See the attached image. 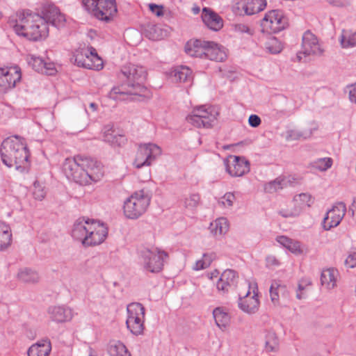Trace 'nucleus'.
Instances as JSON below:
<instances>
[{
	"mask_svg": "<svg viewBox=\"0 0 356 356\" xmlns=\"http://www.w3.org/2000/svg\"><path fill=\"white\" fill-rule=\"evenodd\" d=\"M103 138L105 142L113 145H120L124 140V137L115 134V131L110 126H106L104 128Z\"/></svg>",
	"mask_w": 356,
	"mask_h": 356,
	"instance_id": "2f4dec72",
	"label": "nucleus"
},
{
	"mask_svg": "<svg viewBox=\"0 0 356 356\" xmlns=\"http://www.w3.org/2000/svg\"><path fill=\"white\" fill-rule=\"evenodd\" d=\"M261 122L260 118L257 115H250L248 118V123L250 127L256 128L258 127Z\"/></svg>",
	"mask_w": 356,
	"mask_h": 356,
	"instance_id": "603ef678",
	"label": "nucleus"
},
{
	"mask_svg": "<svg viewBox=\"0 0 356 356\" xmlns=\"http://www.w3.org/2000/svg\"><path fill=\"white\" fill-rule=\"evenodd\" d=\"M270 296L273 303L275 305H279L280 297L287 298L289 297V291L286 286L280 284L277 281H273L270 288Z\"/></svg>",
	"mask_w": 356,
	"mask_h": 356,
	"instance_id": "bb28decb",
	"label": "nucleus"
},
{
	"mask_svg": "<svg viewBox=\"0 0 356 356\" xmlns=\"http://www.w3.org/2000/svg\"><path fill=\"white\" fill-rule=\"evenodd\" d=\"M43 181L35 180L33 186V195L37 200L42 201L46 196V190Z\"/></svg>",
	"mask_w": 356,
	"mask_h": 356,
	"instance_id": "a19ab883",
	"label": "nucleus"
},
{
	"mask_svg": "<svg viewBox=\"0 0 356 356\" xmlns=\"http://www.w3.org/2000/svg\"><path fill=\"white\" fill-rule=\"evenodd\" d=\"M168 254L157 248H142L138 250V263L147 273H158L164 266Z\"/></svg>",
	"mask_w": 356,
	"mask_h": 356,
	"instance_id": "0eeeda50",
	"label": "nucleus"
},
{
	"mask_svg": "<svg viewBox=\"0 0 356 356\" xmlns=\"http://www.w3.org/2000/svg\"><path fill=\"white\" fill-rule=\"evenodd\" d=\"M127 313V329L136 336L142 334L145 329V308L143 305L138 302L128 305Z\"/></svg>",
	"mask_w": 356,
	"mask_h": 356,
	"instance_id": "9d476101",
	"label": "nucleus"
},
{
	"mask_svg": "<svg viewBox=\"0 0 356 356\" xmlns=\"http://www.w3.org/2000/svg\"><path fill=\"white\" fill-rule=\"evenodd\" d=\"M346 264L349 268L356 267V252L350 254L346 259Z\"/></svg>",
	"mask_w": 356,
	"mask_h": 356,
	"instance_id": "5fc2aeb1",
	"label": "nucleus"
},
{
	"mask_svg": "<svg viewBox=\"0 0 356 356\" xmlns=\"http://www.w3.org/2000/svg\"><path fill=\"white\" fill-rule=\"evenodd\" d=\"M232 10L237 16L250 15L246 0H234Z\"/></svg>",
	"mask_w": 356,
	"mask_h": 356,
	"instance_id": "4c0bfd02",
	"label": "nucleus"
},
{
	"mask_svg": "<svg viewBox=\"0 0 356 356\" xmlns=\"http://www.w3.org/2000/svg\"><path fill=\"white\" fill-rule=\"evenodd\" d=\"M250 15L257 14L266 7V0H246Z\"/></svg>",
	"mask_w": 356,
	"mask_h": 356,
	"instance_id": "58836bf2",
	"label": "nucleus"
},
{
	"mask_svg": "<svg viewBox=\"0 0 356 356\" xmlns=\"http://www.w3.org/2000/svg\"><path fill=\"white\" fill-rule=\"evenodd\" d=\"M339 273L334 268L323 270L321 275V282L325 289L330 290L337 286Z\"/></svg>",
	"mask_w": 356,
	"mask_h": 356,
	"instance_id": "393cba45",
	"label": "nucleus"
},
{
	"mask_svg": "<svg viewBox=\"0 0 356 356\" xmlns=\"http://www.w3.org/2000/svg\"><path fill=\"white\" fill-rule=\"evenodd\" d=\"M209 230L213 236H220L222 231V219L218 218L211 222Z\"/></svg>",
	"mask_w": 356,
	"mask_h": 356,
	"instance_id": "09e8293b",
	"label": "nucleus"
},
{
	"mask_svg": "<svg viewBox=\"0 0 356 356\" xmlns=\"http://www.w3.org/2000/svg\"><path fill=\"white\" fill-rule=\"evenodd\" d=\"M227 31L230 32H236L238 33H246L248 35H253V30H252L248 25L245 24H231L227 27Z\"/></svg>",
	"mask_w": 356,
	"mask_h": 356,
	"instance_id": "c03bdc74",
	"label": "nucleus"
},
{
	"mask_svg": "<svg viewBox=\"0 0 356 356\" xmlns=\"http://www.w3.org/2000/svg\"><path fill=\"white\" fill-rule=\"evenodd\" d=\"M340 42L343 48L356 46V31L350 33L348 30H343L340 36Z\"/></svg>",
	"mask_w": 356,
	"mask_h": 356,
	"instance_id": "c9c22d12",
	"label": "nucleus"
},
{
	"mask_svg": "<svg viewBox=\"0 0 356 356\" xmlns=\"http://www.w3.org/2000/svg\"><path fill=\"white\" fill-rule=\"evenodd\" d=\"M265 49L272 54L280 53L282 49L281 42L275 37L269 38L265 43Z\"/></svg>",
	"mask_w": 356,
	"mask_h": 356,
	"instance_id": "ea45409f",
	"label": "nucleus"
},
{
	"mask_svg": "<svg viewBox=\"0 0 356 356\" xmlns=\"http://www.w3.org/2000/svg\"><path fill=\"white\" fill-rule=\"evenodd\" d=\"M3 163L8 167L15 166L17 170L24 172L29 168V151L22 140L17 136L4 140L0 148Z\"/></svg>",
	"mask_w": 356,
	"mask_h": 356,
	"instance_id": "20e7f679",
	"label": "nucleus"
},
{
	"mask_svg": "<svg viewBox=\"0 0 356 356\" xmlns=\"http://www.w3.org/2000/svg\"><path fill=\"white\" fill-rule=\"evenodd\" d=\"M85 10L96 19L111 22L118 12L115 0H81Z\"/></svg>",
	"mask_w": 356,
	"mask_h": 356,
	"instance_id": "6e6552de",
	"label": "nucleus"
},
{
	"mask_svg": "<svg viewBox=\"0 0 356 356\" xmlns=\"http://www.w3.org/2000/svg\"><path fill=\"white\" fill-rule=\"evenodd\" d=\"M50 318L57 323H65L72 320V309L65 306H51L48 309Z\"/></svg>",
	"mask_w": 356,
	"mask_h": 356,
	"instance_id": "412c9836",
	"label": "nucleus"
},
{
	"mask_svg": "<svg viewBox=\"0 0 356 356\" xmlns=\"http://www.w3.org/2000/svg\"><path fill=\"white\" fill-rule=\"evenodd\" d=\"M108 235V228L102 222L89 218L77 219L72 229V236L85 247L102 243Z\"/></svg>",
	"mask_w": 356,
	"mask_h": 356,
	"instance_id": "7ed1b4c3",
	"label": "nucleus"
},
{
	"mask_svg": "<svg viewBox=\"0 0 356 356\" xmlns=\"http://www.w3.org/2000/svg\"><path fill=\"white\" fill-rule=\"evenodd\" d=\"M296 297H297L298 299H301V298H302L303 296H302V293L298 291L297 294H296Z\"/></svg>",
	"mask_w": 356,
	"mask_h": 356,
	"instance_id": "774afa93",
	"label": "nucleus"
},
{
	"mask_svg": "<svg viewBox=\"0 0 356 356\" xmlns=\"http://www.w3.org/2000/svg\"><path fill=\"white\" fill-rule=\"evenodd\" d=\"M204 24L211 30L218 31L222 27L221 17L210 8H204L202 13Z\"/></svg>",
	"mask_w": 356,
	"mask_h": 356,
	"instance_id": "4be33fe9",
	"label": "nucleus"
},
{
	"mask_svg": "<svg viewBox=\"0 0 356 356\" xmlns=\"http://www.w3.org/2000/svg\"><path fill=\"white\" fill-rule=\"evenodd\" d=\"M211 256L208 254H204L202 258L195 262L193 268L195 270H200L207 268L211 265Z\"/></svg>",
	"mask_w": 356,
	"mask_h": 356,
	"instance_id": "de8ad7c7",
	"label": "nucleus"
},
{
	"mask_svg": "<svg viewBox=\"0 0 356 356\" xmlns=\"http://www.w3.org/2000/svg\"><path fill=\"white\" fill-rule=\"evenodd\" d=\"M220 115V110L214 106L202 105L195 107L186 118L187 122L197 128L211 127Z\"/></svg>",
	"mask_w": 356,
	"mask_h": 356,
	"instance_id": "1a4fd4ad",
	"label": "nucleus"
},
{
	"mask_svg": "<svg viewBox=\"0 0 356 356\" xmlns=\"http://www.w3.org/2000/svg\"><path fill=\"white\" fill-rule=\"evenodd\" d=\"M231 318L232 315L224 310V327L230 324Z\"/></svg>",
	"mask_w": 356,
	"mask_h": 356,
	"instance_id": "bf43d9fd",
	"label": "nucleus"
},
{
	"mask_svg": "<svg viewBox=\"0 0 356 356\" xmlns=\"http://www.w3.org/2000/svg\"><path fill=\"white\" fill-rule=\"evenodd\" d=\"M225 165L227 172L232 177H241L250 171L249 161L237 156H229Z\"/></svg>",
	"mask_w": 356,
	"mask_h": 356,
	"instance_id": "aec40b11",
	"label": "nucleus"
},
{
	"mask_svg": "<svg viewBox=\"0 0 356 356\" xmlns=\"http://www.w3.org/2000/svg\"><path fill=\"white\" fill-rule=\"evenodd\" d=\"M15 33L29 40H44L49 35L47 22L38 13L29 11L19 13L15 19L10 21Z\"/></svg>",
	"mask_w": 356,
	"mask_h": 356,
	"instance_id": "f03ea898",
	"label": "nucleus"
},
{
	"mask_svg": "<svg viewBox=\"0 0 356 356\" xmlns=\"http://www.w3.org/2000/svg\"><path fill=\"white\" fill-rule=\"evenodd\" d=\"M222 280V274L218 278V282L217 284V289L220 291L222 290V284H220V282Z\"/></svg>",
	"mask_w": 356,
	"mask_h": 356,
	"instance_id": "e2e57ef3",
	"label": "nucleus"
},
{
	"mask_svg": "<svg viewBox=\"0 0 356 356\" xmlns=\"http://www.w3.org/2000/svg\"><path fill=\"white\" fill-rule=\"evenodd\" d=\"M161 154V149L154 143L140 145L136 152L134 165L140 168L145 165H150Z\"/></svg>",
	"mask_w": 356,
	"mask_h": 356,
	"instance_id": "ddd939ff",
	"label": "nucleus"
},
{
	"mask_svg": "<svg viewBox=\"0 0 356 356\" xmlns=\"http://www.w3.org/2000/svg\"><path fill=\"white\" fill-rule=\"evenodd\" d=\"M349 99L351 102L356 104V83L349 90Z\"/></svg>",
	"mask_w": 356,
	"mask_h": 356,
	"instance_id": "13d9d810",
	"label": "nucleus"
},
{
	"mask_svg": "<svg viewBox=\"0 0 356 356\" xmlns=\"http://www.w3.org/2000/svg\"><path fill=\"white\" fill-rule=\"evenodd\" d=\"M51 351V341L48 339H44L31 346L27 353L29 356H49Z\"/></svg>",
	"mask_w": 356,
	"mask_h": 356,
	"instance_id": "5701e85b",
	"label": "nucleus"
},
{
	"mask_svg": "<svg viewBox=\"0 0 356 356\" xmlns=\"http://www.w3.org/2000/svg\"><path fill=\"white\" fill-rule=\"evenodd\" d=\"M75 63L78 66L90 70H100L103 68L102 59L92 46L81 49L75 55Z\"/></svg>",
	"mask_w": 356,
	"mask_h": 356,
	"instance_id": "f8f14e48",
	"label": "nucleus"
},
{
	"mask_svg": "<svg viewBox=\"0 0 356 356\" xmlns=\"http://www.w3.org/2000/svg\"><path fill=\"white\" fill-rule=\"evenodd\" d=\"M346 213V204L342 202L336 203L332 208L327 212L323 219V226L324 229L330 230L331 228L339 225Z\"/></svg>",
	"mask_w": 356,
	"mask_h": 356,
	"instance_id": "a211bd4d",
	"label": "nucleus"
},
{
	"mask_svg": "<svg viewBox=\"0 0 356 356\" xmlns=\"http://www.w3.org/2000/svg\"><path fill=\"white\" fill-rule=\"evenodd\" d=\"M276 241L295 254H300L302 253L300 243L298 241L293 240L286 236H279L276 238Z\"/></svg>",
	"mask_w": 356,
	"mask_h": 356,
	"instance_id": "cd10ccee",
	"label": "nucleus"
},
{
	"mask_svg": "<svg viewBox=\"0 0 356 356\" xmlns=\"http://www.w3.org/2000/svg\"><path fill=\"white\" fill-rule=\"evenodd\" d=\"M209 42L200 40H191L185 45L187 54L194 57H202Z\"/></svg>",
	"mask_w": 356,
	"mask_h": 356,
	"instance_id": "b1692460",
	"label": "nucleus"
},
{
	"mask_svg": "<svg viewBox=\"0 0 356 356\" xmlns=\"http://www.w3.org/2000/svg\"><path fill=\"white\" fill-rule=\"evenodd\" d=\"M314 199L309 193H300L293 197L291 208L282 209L279 214L284 218H295L300 216L303 210L311 207Z\"/></svg>",
	"mask_w": 356,
	"mask_h": 356,
	"instance_id": "4468645a",
	"label": "nucleus"
},
{
	"mask_svg": "<svg viewBox=\"0 0 356 356\" xmlns=\"http://www.w3.org/2000/svg\"><path fill=\"white\" fill-rule=\"evenodd\" d=\"M284 180L285 179H274L269 181L264 186L265 191L267 193H272L277 192L280 189H282L284 186V184L283 183Z\"/></svg>",
	"mask_w": 356,
	"mask_h": 356,
	"instance_id": "49530a36",
	"label": "nucleus"
},
{
	"mask_svg": "<svg viewBox=\"0 0 356 356\" xmlns=\"http://www.w3.org/2000/svg\"><path fill=\"white\" fill-rule=\"evenodd\" d=\"M74 183L75 184H79L81 186H86V185H89L91 184V182L90 181V179H79V180L74 179Z\"/></svg>",
	"mask_w": 356,
	"mask_h": 356,
	"instance_id": "052dcab7",
	"label": "nucleus"
},
{
	"mask_svg": "<svg viewBox=\"0 0 356 356\" xmlns=\"http://www.w3.org/2000/svg\"><path fill=\"white\" fill-rule=\"evenodd\" d=\"M149 10L157 17L163 15V8L162 6H159L154 3L149 4Z\"/></svg>",
	"mask_w": 356,
	"mask_h": 356,
	"instance_id": "3c124183",
	"label": "nucleus"
},
{
	"mask_svg": "<svg viewBox=\"0 0 356 356\" xmlns=\"http://www.w3.org/2000/svg\"><path fill=\"white\" fill-rule=\"evenodd\" d=\"M323 54V49L320 47L317 38L310 31H307L302 35V49L298 54V58L300 60L301 55L321 56Z\"/></svg>",
	"mask_w": 356,
	"mask_h": 356,
	"instance_id": "6ab92c4d",
	"label": "nucleus"
},
{
	"mask_svg": "<svg viewBox=\"0 0 356 356\" xmlns=\"http://www.w3.org/2000/svg\"><path fill=\"white\" fill-rule=\"evenodd\" d=\"M39 15L47 22V25L51 24L58 29L63 28L65 25L66 19L65 15L54 5H44Z\"/></svg>",
	"mask_w": 356,
	"mask_h": 356,
	"instance_id": "f3484780",
	"label": "nucleus"
},
{
	"mask_svg": "<svg viewBox=\"0 0 356 356\" xmlns=\"http://www.w3.org/2000/svg\"><path fill=\"white\" fill-rule=\"evenodd\" d=\"M248 287L249 290L245 296L239 297L238 307L248 314H253L259 310V307L257 284L248 282Z\"/></svg>",
	"mask_w": 356,
	"mask_h": 356,
	"instance_id": "2eb2a0df",
	"label": "nucleus"
},
{
	"mask_svg": "<svg viewBox=\"0 0 356 356\" xmlns=\"http://www.w3.org/2000/svg\"><path fill=\"white\" fill-rule=\"evenodd\" d=\"M26 60L29 65H31L35 71L39 72L44 71L45 62L42 58L34 55H28Z\"/></svg>",
	"mask_w": 356,
	"mask_h": 356,
	"instance_id": "37998d69",
	"label": "nucleus"
},
{
	"mask_svg": "<svg viewBox=\"0 0 356 356\" xmlns=\"http://www.w3.org/2000/svg\"><path fill=\"white\" fill-rule=\"evenodd\" d=\"M213 317L216 325L221 329L222 326V308L218 307L214 309L213 311Z\"/></svg>",
	"mask_w": 356,
	"mask_h": 356,
	"instance_id": "8fccbe9b",
	"label": "nucleus"
},
{
	"mask_svg": "<svg viewBox=\"0 0 356 356\" xmlns=\"http://www.w3.org/2000/svg\"><path fill=\"white\" fill-rule=\"evenodd\" d=\"M332 165V159L329 157L318 159L311 163L313 168L320 171L327 170Z\"/></svg>",
	"mask_w": 356,
	"mask_h": 356,
	"instance_id": "79ce46f5",
	"label": "nucleus"
},
{
	"mask_svg": "<svg viewBox=\"0 0 356 356\" xmlns=\"http://www.w3.org/2000/svg\"><path fill=\"white\" fill-rule=\"evenodd\" d=\"M108 353L110 356H131L125 345L120 341L110 342Z\"/></svg>",
	"mask_w": 356,
	"mask_h": 356,
	"instance_id": "7c9ffc66",
	"label": "nucleus"
},
{
	"mask_svg": "<svg viewBox=\"0 0 356 356\" xmlns=\"http://www.w3.org/2000/svg\"><path fill=\"white\" fill-rule=\"evenodd\" d=\"M219 274H220V272L218 270H214L213 271L209 273L208 276L210 280H213L214 278L218 277Z\"/></svg>",
	"mask_w": 356,
	"mask_h": 356,
	"instance_id": "680f3d73",
	"label": "nucleus"
},
{
	"mask_svg": "<svg viewBox=\"0 0 356 356\" xmlns=\"http://www.w3.org/2000/svg\"><path fill=\"white\" fill-rule=\"evenodd\" d=\"M265 350L267 353H275L278 350L279 342L276 334L273 332H268L266 335Z\"/></svg>",
	"mask_w": 356,
	"mask_h": 356,
	"instance_id": "e433bc0d",
	"label": "nucleus"
},
{
	"mask_svg": "<svg viewBox=\"0 0 356 356\" xmlns=\"http://www.w3.org/2000/svg\"><path fill=\"white\" fill-rule=\"evenodd\" d=\"M224 199L229 207H232L233 205V202L236 200L235 196L232 193H227L225 194Z\"/></svg>",
	"mask_w": 356,
	"mask_h": 356,
	"instance_id": "4d7b16f0",
	"label": "nucleus"
},
{
	"mask_svg": "<svg viewBox=\"0 0 356 356\" xmlns=\"http://www.w3.org/2000/svg\"><path fill=\"white\" fill-rule=\"evenodd\" d=\"M312 134V132L307 133V134H302L301 132L291 131L290 134V137H291L293 139H300V138H307L309 137Z\"/></svg>",
	"mask_w": 356,
	"mask_h": 356,
	"instance_id": "6e6d98bb",
	"label": "nucleus"
},
{
	"mask_svg": "<svg viewBox=\"0 0 356 356\" xmlns=\"http://www.w3.org/2000/svg\"><path fill=\"white\" fill-rule=\"evenodd\" d=\"M264 31L278 33L289 26L288 18L280 9L268 11L261 22Z\"/></svg>",
	"mask_w": 356,
	"mask_h": 356,
	"instance_id": "9b49d317",
	"label": "nucleus"
},
{
	"mask_svg": "<svg viewBox=\"0 0 356 356\" xmlns=\"http://www.w3.org/2000/svg\"><path fill=\"white\" fill-rule=\"evenodd\" d=\"M224 220V229L226 228L227 230L229 229V222L227 218H223Z\"/></svg>",
	"mask_w": 356,
	"mask_h": 356,
	"instance_id": "338daca9",
	"label": "nucleus"
},
{
	"mask_svg": "<svg viewBox=\"0 0 356 356\" xmlns=\"http://www.w3.org/2000/svg\"><path fill=\"white\" fill-rule=\"evenodd\" d=\"M200 204V197L197 193H193L183 199V205L186 211L193 213Z\"/></svg>",
	"mask_w": 356,
	"mask_h": 356,
	"instance_id": "72a5a7b5",
	"label": "nucleus"
},
{
	"mask_svg": "<svg viewBox=\"0 0 356 356\" xmlns=\"http://www.w3.org/2000/svg\"><path fill=\"white\" fill-rule=\"evenodd\" d=\"M63 172L66 178H97L104 176L103 166L99 162L82 155L65 159Z\"/></svg>",
	"mask_w": 356,
	"mask_h": 356,
	"instance_id": "39448f33",
	"label": "nucleus"
},
{
	"mask_svg": "<svg viewBox=\"0 0 356 356\" xmlns=\"http://www.w3.org/2000/svg\"><path fill=\"white\" fill-rule=\"evenodd\" d=\"M151 202V194L144 189L134 192L123 204L124 215L127 218L135 220L143 215Z\"/></svg>",
	"mask_w": 356,
	"mask_h": 356,
	"instance_id": "423d86ee",
	"label": "nucleus"
},
{
	"mask_svg": "<svg viewBox=\"0 0 356 356\" xmlns=\"http://www.w3.org/2000/svg\"><path fill=\"white\" fill-rule=\"evenodd\" d=\"M16 277L19 282L25 284H35L40 280L38 272L29 268L19 269Z\"/></svg>",
	"mask_w": 356,
	"mask_h": 356,
	"instance_id": "a878e982",
	"label": "nucleus"
},
{
	"mask_svg": "<svg viewBox=\"0 0 356 356\" xmlns=\"http://www.w3.org/2000/svg\"><path fill=\"white\" fill-rule=\"evenodd\" d=\"M237 273L232 269H227L224 270V286H234L238 280Z\"/></svg>",
	"mask_w": 356,
	"mask_h": 356,
	"instance_id": "a18cd8bd",
	"label": "nucleus"
},
{
	"mask_svg": "<svg viewBox=\"0 0 356 356\" xmlns=\"http://www.w3.org/2000/svg\"><path fill=\"white\" fill-rule=\"evenodd\" d=\"M121 72L127 83L113 87L108 95L109 98L124 101L148 96L149 91L144 86L147 72L143 66L129 63L122 67Z\"/></svg>",
	"mask_w": 356,
	"mask_h": 356,
	"instance_id": "f257e3e1",
	"label": "nucleus"
},
{
	"mask_svg": "<svg viewBox=\"0 0 356 356\" xmlns=\"http://www.w3.org/2000/svg\"><path fill=\"white\" fill-rule=\"evenodd\" d=\"M12 234L10 227L0 220V250H5L11 243Z\"/></svg>",
	"mask_w": 356,
	"mask_h": 356,
	"instance_id": "c756f323",
	"label": "nucleus"
},
{
	"mask_svg": "<svg viewBox=\"0 0 356 356\" xmlns=\"http://www.w3.org/2000/svg\"><path fill=\"white\" fill-rule=\"evenodd\" d=\"M21 78V70L17 66L0 68V92L13 88Z\"/></svg>",
	"mask_w": 356,
	"mask_h": 356,
	"instance_id": "dca6fc26",
	"label": "nucleus"
},
{
	"mask_svg": "<svg viewBox=\"0 0 356 356\" xmlns=\"http://www.w3.org/2000/svg\"><path fill=\"white\" fill-rule=\"evenodd\" d=\"M171 76L176 81L186 82L192 79V71L186 66L176 67L171 72Z\"/></svg>",
	"mask_w": 356,
	"mask_h": 356,
	"instance_id": "c85d7f7f",
	"label": "nucleus"
},
{
	"mask_svg": "<svg viewBox=\"0 0 356 356\" xmlns=\"http://www.w3.org/2000/svg\"><path fill=\"white\" fill-rule=\"evenodd\" d=\"M56 72V70L53 63H44V71H42L41 73L47 74L48 75L54 74Z\"/></svg>",
	"mask_w": 356,
	"mask_h": 356,
	"instance_id": "864d4df0",
	"label": "nucleus"
},
{
	"mask_svg": "<svg viewBox=\"0 0 356 356\" xmlns=\"http://www.w3.org/2000/svg\"><path fill=\"white\" fill-rule=\"evenodd\" d=\"M203 56L211 60L221 61L222 59L220 47L213 42H209Z\"/></svg>",
	"mask_w": 356,
	"mask_h": 356,
	"instance_id": "f704fd0d",
	"label": "nucleus"
},
{
	"mask_svg": "<svg viewBox=\"0 0 356 356\" xmlns=\"http://www.w3.org/2000/svg\"><path fill=\"white\" fill-rule=\"evenodd\" d=\"M145 35L150 40H159L166 36V31L159 26L149 24L145 30Z\"/></svg>",
	"mask_w": 356,
	"mask_h": 356,
	"instance_id": "473e14b6",
	"label": "nucleus"
},
{
	"mask_svg": "<svg viewBox=\"0 0 356 356\" xmlns=\"http://www.w3.org/2000/svg\"><path fill=\"white\" fill-rule=\"evenodd\" d=\"M192 10L195 15H197L200 13V8L198 6H195L192 8Z\"/></svg>",
	"mask_w": 356,
	"mask_h": 356,
	"instance_id": "69168bd1",
	"label": "nucleus"
},
{
	"mask_svg": "<svg viewBox=\"0 0 356 356\" xmlns=\"http://www.w3.org/2000/svg\"><path fill=\"white\" fill-rule=\"evenodd\" d=\"M90 108L93 111H96L97 110V105L94 103V102H92L90 104Z\"/></svg>",
	"mask_w": 356,
	"mask_h": 356,
	"instance_id": "0e129e2a",
	"label": "nucleus"
}]
</instances>
